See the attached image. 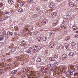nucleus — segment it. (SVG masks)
<instances>
[{"instance_id": "nucleus-1", "label": "nucleus", "mask_w": 78, "mask_h": 78, "mask_svg": "<svg viewBox=\"0 0 78 78\" xmlns=\"http://www.w3.org/2000/svg\"><path fill=\"white\" fill-rule=\"evenodd\" d=\"M62 59L63 61H66L67 59V55H62Z\"/></svg>"}, {"instance_id": "nucleus-2", "label": "nucleus", "mask_w": 78, "mask_h": 78, "mask_svg": "<svg viewBox=\"0 0 78 78\" xmlns=\"http://www.w3.org/2000/svg\"><path fill=\"white\" fill-rule=\"evenodd\" d=\"M56 15H57V13L55 12L52 13L51 16L52 17H55V16H56Z\"/></svg>"}, {"instance_id": "nucleus-3", "label": "nucleus", "mask_w": 78, "mask_h": 78, "mask_svg": "<svg viewBox=\"0 0 78 78\" xmlns=\"http://www.w3.org/2000/svg\"><path fill=\"white\" fill-rule=\"evenodd\" d=\"M55 5V3L52 2L50 3L49 5V6L51 8H53Z\"/></svg>"}, {"instance_id": "nucleus-4", "label": "nucleus", "mask_w": 78, "mask_h": 78, "mask_svg": "<svg viewBox=\"0 0 78 78\" xmlns=\"http://www.w3.org/2000/svg\"><path fill=\"white\" fill-rule=\"evenodd\" d=\"M65 47L67 50H69V43H66L65 44Z\"/></svg>"}, {"instance_id": "nucleus-5", "label": "nucleus", "mask_w": 78, "mask_h": 78, "mask_svg": "<svg viewBox=\"0 0 78 78\" xmlns=\"http://www.w3.org/2000/svg\"><path fill=\"white\" fill-rule=\"evenodd\" d=\"M7 35L9 36H12V34H13V33L12 32L8 31L7 32Z\"/></svg>"}, {"instance_id": "nucleus-6", "label": "nucleus", "mask_w": 78, "mask_h": 78, "mask_svg": "<svg viewBox=\"0 0 78 78\" xmlns=\"http://www.w3.org/2000/svg\"><path fill=\"white\" fill-rule=\"evenodd\" d=\"M69 6H72V7H73L75 6V4L73 3H72V2H69Z\"/></svg>"}, {"instance_id": "nucleus-7", "label": "nucleus", "mask_w": 78, "mask_h": 78, "mask_svg": "<svg viewBox=\"0 0 78 78\" xmlns=\"http://www.w3.org/2000/svg\"><path fill=\"white\" fill-rule=\"evenodd\" d=\"M42 73H46L47 72V68L43 69L41 71Z\"/></svg>"}, {"instance_id": "nucleus-8", "label": "nucleus", "mask_w": 78, "mask_h": 78, "mask_svg": "<svg viewBox=\"0 0 78 78\" xmlns=\"http://www.w3.org/2000/svg\"><path fill=\"white\" fill-rule=\"evenodd\" d=\"M58 21H55L54 23H53V25L54 26H56L58 25Z\"/></svg>"}, {"instance_id": "nucleus-9", "label": "nucleus", "mask_w": 78, "mask_h": 78, "mask_svg": "<svg viewBox=\"0 0 78 78\" xmlns=\"http://www.w3.org/2000/svg\"><path fill=\"white\" fill-rule=\"evenodd\" d=\"M17 72V70H13L11 72V73L12 74V75H15Z\"/></svg>"}, {"instance_id": "nucleus-10", "label": "nucleus", "mask_w": 78, "mask_h": 78, "mask_svg": "<svg viewBox=\"0 0 78 78\" xmlns=\"http://www.w3.org/2000/svg\"><path fill=\"white\" fill-rule=\"evenodd\" d=\"M8 2L9 4L10 5H12V4H13V1L12 0H9L8 1Z\"/></svg>"}, {"instance_id": "nucleus-11", "label": "nucleus", "mask_w": 78, "mask_h": 78, "mask_svg": "<svg viewBox=\"0 0 78 78\" xmlns=\"http://www.w3.org/2000/svg\"><path fill=\"white\" fill-rule=\"evenodd\" d=\"M50 48H53L55 47V45H54V44H52L49 45Z\"/></svg>"}, {"instance_id": "nucleus-12", "label": "nucleus", "mask_w": 78, "mask_h": 78, "mask_svg": "<svg viewBox=\"0 0 78 78\" xmlns=\"http://www.w3.org/2000/svg\"><path fill=\"white\" fill-rule=\"evenodd\" d=\"M72 68L74 69L75 70H76L77 69H78V67H77V66H75V65H74L72 66Z\"/></svg>"}, {"instance_id": "nucleus-13", "label": "nucleus", "mask_w": 78, "mask_h": 78, "mask_svg": "<svg viewBox=\"0 0 78 78\" xmlns=\"http://www.w3.org/2000/svg\"><path fill=\"white\" fill-rule=\"evenodd\" d=\"M37 41H38L39 42H42V40H41V38L38 37L37 38Z\"/></svg>"}, {"instance_id": "nucleus-14", "label": "nucleus", "mask_w": 78, "mask_h": 78, "mask_svg": "<svg viewBox=\"0 0 78 78\" xmlns=\"http://www.w3.org/2000/svg\"><path fill=\"white\" fill-rule=\"evenodd\" d=\"M4 39V37L2 35H0V41H2V40H3Z\"/></svg>"}, {"instance_id": "nucleus-15", "label": "nucleus", "mask_w": 78, "mask_h": 78, "mask_svg": "<svg viewBox=\"0 0 78 78\" xmlns=\"http://www.w3.org/2000/svg\"><path fill=\"white\" fill-rule=\"evenodd\" d=\"M77 27H76V26H74L73 27V28L74 30H77Z\"/></svg>"}, {"instance_id": "nucleus-16", "label": "nucleus", "mask_w": 78, "mask_h": 78, "mask_svg": "<svg viewBox=\"0 0 78 78\" xmlns=\"http://www.w3.org/2000/svg\"><path fill=\"white\" fill-rule=\"evenodd\" d=\"M73 55H74V53L73 52H71L69 53V55L71 56H72Z\"/></svg>"}, {"instance_id": "nucleus-17", "label": "nucleus", "mask_w": 78, "mask_h": 78, "mask_svg": "<svg viewBox=\"0 0 78 78\" xmlns=\"http://www.w3.org/2000/svg\"><path fill=\"white\" fill-rule=\"evenodd\" d=\"M50 59H51V61H55V58L54 57H51Z\"/></svg>"}, {"instance_id": "nucleus-18", "label": "nucleus", "mask_w": 78, "mask_h": 78, "mask_svg": "<svg viewBox=\"0 0 78 78\" xmlns=\"http://www.w3.org/2000/svg\"><path fill=\"white\" fill-rule=\"evenodd\" d=\"M70 39V37L67 36L65 37L66 41H68Z\"/></svg>"}, {"instance_id": "nucleus-19", "label": "nucleus", "mask_w": 78, "mask_h": 78, "mask_svg": "<svg viewBox=\"0 0 78 78\" xmlns=\"http://www.w3.org/2000/svg\"><path fill=\"white\" fill-rule=\"evenodd\" d=\"M23 12V9H20L18 10V12Z\"/></svg>"}, {"instance_id": "nucleus-20", "label": "nucleus", "mask_w": 78, "mask_h": 78, "mask_svg": "<svg viewBox=\"0 0 78 78\" xmlns=\"http://www.w3.org/2000/svg\"><path fill=\"white\" fill-rule=\"evenodd\" d=\"M37 61L38 62H41V60L40 58H37Z\"/></svg>"}, {"instance_id": "nucleus-21", "label": "nucleus", "mask_w": 78, "mask_h": 78, "mask_svg": "<svg viewBox=\"0 0 78 78\" xmlns=\"http://www.w3.org/2000/svg\"><path fill=\"white\" fill-rule=\"evenodd\" d=\"M34 46L35 47L34 48V50H36L37 49V48H38V46H37L36 45H34Z\"/></svg>"}, {"instance_id": "nucleus-22", "label": "nucleus", "mask_w": 78, "mask_h": 78, "mask_svg": "<svg viewBox=\"0 0 78 78\" xmlns=\"http://www.w3.org/2000/svg\"><path fill=\"white\" fill-rule=\"evenodd\" d=\"M27 53H31V51L30 50L28 49L27 51Z\"/></svg>"}, {"instance_id": "nucleus-23", "label": "nucleus", "mask_w": 78, "mask_h": 78, "mask_svg": "<svg viewBox=\"0 0 78 78\" xmlns=\"http://www.w3.org/2000/svg\"><path fill=\"white\" fill-rule=\"evenodd\" d=\"M52 67H56V65L55 63H54L52 64Z\"/></svg>"}, {"instance_id": "nucleus-24", "label": "nucleus", "mask_w": 78, "mask_h": 78, "mask_svg": "<svg viewBox=\"0 0 78 78\" xmlns=\"http://www.w3.org/2000/svg\"><path fill=\"white\" fill-rule=\"evenodd\" d=\"M46 21H43V22L42 23V25H45V24H46Z\"/></svg>"}, {"instance_id": "nucleus-25", "label": "nucleus", "mask_w": 78, "mask_h": 78, "mask_svg": "<svg viewBox=\"0 0 78 78\" xmlns=\"http://www.w3.org/2000/svg\"><path fill=\"white\" fill-rule=\"evenodd\" d=\"M28 71H30V72H33V70H32L31 68H30L28 69Z\"/></svg>"}, {"instance_id": "nucleus-26", "label": "nucleus", "mask_w": 78, "mask_h": 78, "mask_svg": "<svg viewBox=\"0 0 78 78\" xmlns=\"http://www.w3.org/2000/svg\"><path fill=\"white\" fill-rule=\"evenodd\" d=\"M4 71L3 70L0 69V72H1V73H4Z\"/></svg>"}, {"instance_id": "nucleus-27", "label": "nucleus", "mask_w": 78, "mask_h": 78, "mask_svg": "<svg viewBox=\"0 0 78 78\" xmlns=\"http://www.w3.org/2000/svg\"><path fill=\"white\" fill-rule=\"evenodd\" d=\"M16 50V48L14 47L12 48V51L13 52V51H14Z\"/></svg>"}, {"instance_id": "nucleus-28", "label": "nucleus", "mask_w": 78, "mask_h": 78, "mask_svg": "<svg viewBox=\"0 0 78 78\" xmlns=\"http://www.w3.org/2000/svg\"><path fill=\"white\" fill-rule=\"evenodd\" d=\"M24 5V3L23 2H22L20 4V6H23Z\"/></svg>"}, {"instance_id": "nucleus-29", "label": "nucleus", "mask_w": 78, "mask_h": 78, "mask_svg": "<svg viewBox=\"0 0 78 78\" xmlns=\"http://www.w3.org/2000/svg\"><path fill=\"white\" fill-rule=\"evenodd\" d=\"M55 58H56V59H58V56L57 55H55Z\"/></svg>"}, {"instance_id": "nucleus-30", "label": "nucleus", "mask_w": 78, "mask_h": 78, "mask_svg": "<svg viewBox=\"0 0 78 78\" xmlns=\"http://www.w3.org/2000/svg\"><path fill=\"white\" fill-rule=\"evenodd\" d=\"M7 61L8 62H10V61H12V59H8L7 60Z\"/></svg>"}, {"instance_id": "nucleus-31", "label": "nucleus", "mask_w": 78, "mask_h": 78, "mask_svg": "<svg viewBox=\"0 0 78 78\" xmlns=\"http://www.w3.org/2000/svg\"><path fill=\"white\" fill-rule=\"evenodd\" d=\"M3 6V4L2 3L0 2V7L2 8Z\"/></svg>"}, {"instance_id": "nucleus-32", "label": "nucleus", "mask_w": 78, "mask_h": 78, "mask_svg": "<svg viewBox=\"0 0 78 78\" xmlns=\"http://www.w3.org/2000/svg\"><path fill=\"white\" fill-rule=\"evenodd\" d=\"M74 76H78V73H76L74 74Z\"/></svg>"}, {"instance_id": "nucleus-33", "label": "nucleus", "mask_w": 78, "mask_h": 78, "mask_svg": "<svg viewBox=\"0 0 78 78\" xmlns=\"http://www.w3.org/2000/svg\"><path fill=\"white\" fill-rule=\"evenodd\" d=\"M69 73L70 75H73V73L72 72V71H70Z\"/></svg>"}, {"instance_id": "nucleus-34", "label": "nucleus", "mask_w": 78, "mask_h": 78, "mask_svg": "<svg viewBox=\"0 0 78 78\" xmlns=\"http://www.w3.org/2000/svg\"><path fill=\"white\" fill-rule=\"evenodd\" d=\"M43 39L44 41H45L47 40V37H44Z\"/></svg>"}, {"instance_id": "nucleus-35", "label": "nucleus", "mask_w": 78, "mask_h": 78, "mask_svg": "<svg viewBox=\"0 0 78 78\" xmlns=\"http://www.w3.org/2000/svg\"><path fill=\"white\" fill-rule=\"evenodd\" d=\"M8 16H6L4 18V19L5 20H6V19H8Z\"/></svg>"}, {"instance_id": "nucleus-36", "label": "nucleus", "mask_w": 78, "mask_h": 78, "mask_svg": "<svg viewBox=\"0 0 78 78\" xmlns=\"http://www.w3.org/2000/svg\"><path fill=\"white\" fill-rule=\"evenodd\" d=\"M22 43L23 44H24V45H26V42H25V41H23Z\"/></svg>"}, {"instance_id": "nucleus-37", "label": "nucleus", "mask_w": 78, "mask_h": 78, "mask_svg": "<svg viewBox=\"0 0 78 78\" xmlns=\"http://www.w3.org/2000/svg\"><path fill=\"white\" fill-rule=\"evenodd\" d=\"M75 45H76V44L75 43H72V46H75Z\"/></svg>"}, {"instance_id": "nucleus-38", "label": "nucleus", "mask_w": 78, "mask_h": 78, "mask_svg": "<svg viewBox=\"0 0 78 78\" xmlns=\"http://www.w3.org/2000/svg\"><path fill=\"white\" fill-rule=\"evenodd\" d=\"M51 64H48L47 65V66L48 67H51Z\"/></svg>"}, {"instance_id": "nucleus-39", "label": "nucleus", "mask_w": 78, "mask_h": 78, "mask_svg": "<svg viewBox=\"0 0 78 78\" xmlns=\"http://www.w3.org/2000/svg\"><path fill=\"white\" fill-rule=\"evenodd\" d=\"M26 70H27V69H26V68H23V72H25V71H26Z\"/></svg>"}, {"instance_id": "nucleus-40", "label": "nucleus", "mask_w": 78, "mask_h": 78, "mask_svg": "<svg viewBox=\"0 0 78 78\" xmlns=\"http://www.w3.org/2000/svg\"><path fill=\"white\" fill-rule=\"evenodd\" d=\"M21 46H25V44H23V43H22V44H21Z\"/></svg>"}, {"instance_id": "nucleus-41", "label": "nucleus", "mask_w": 78, "mask_h": 78, "mask_svg": "<svg viewBox=\"0 0 78 78\" xmlns=\"http://www.w3.org/2000/svg\"><path fill=\"white\" fill-rule=\"evenodd\" d=\"M4 34L5 37H6V38H7L8 37L7 34H5V33Z\"/></svg>"}, {"instance_id": "nucleus-42", "label": "nucleus", "mask_w": 78, "mask_h": 78, "mask_svg": "<svg viewBox=\"0 0 78 78\" xmlns=\"http://www.w3.org/2000/svg\"><path fill=\"white\" fill-rule=\"evenodd\" d=\"M75 38H78V34L76 35Z\"/></svg>"}, {"instance_id": "nucleus-43", "label": "nucleus", "mask_w": 78, "mask_h": 78, "mask_svg": "<svg viewBox=\"0 0 78 78\" xmlns=\"http://www.w3.org/2000/svg\"><path fill=\"white\" fill-rule=\"evenodd\" d=\"M61 28H65V27L64 26H62L61 27Z\"/></svg>"}, {"instance_id": "nucleus-44", "label": "nucleus", "mask_w": 78, "mask_h": 78, "mask_svg": "<svg viewBox=\"0 0 78 78\" xmlns=\"http://www.w3.org/2000/svg\"><path fill=\"white\" fill-rule=\"evenodd\" d=\"M1 61H5V59H3L2 60H1Z\"/></svg>"}, {"instance_id": "nucleus-45", "label": "nucleus", "mask_w": 78, "mask_h": 78, "mask_svg": "<svg viewBox=\"0 0 78 78\" xmlns=\"http://www.w3.org/2000/svg\"><path fill=\"white\" fill-rule=\"evenodd\" d=\"M66 22V21H65V19H64L63 22V23H65Z\"/></svg>"}, {"instance_id": "nucleus-46", "label": "nucleus", "mask_w": 78, "mask_h": 78, "mask_svg": "<svg viewBox=\"0 0 78 78\" xmlns=\"http://www.w3.org/2000/svg\"><path fill=\"white\" fill-rule=\"evenodd\" d=\"M30 2L31 3H33V0H30Z\"/></svg>"}, {"instance_id": "nucleus-47", "label": "nucleus", "mask_w": 78, "mask_h": 78, "mask_svg": "<svg viewBox=\"0 0 78 78\" xmlns=\"http://www.w3.org/2000/svg\"><path fill=\"white\" fill-rule=\"evenodd\" d=\"M0 21H3V19H2V18H1L0 19Z\"/></svg>"}, {"instance_id": "nucleus-48", "label": "nucleus", "mask_w": 78, "mask_h": 78, "mask_svg": "<svg viewBox=\"0 0 78 78\" xmlns=\"http://www.w3.org/2000/svg\"><path fill=\"white\" fill-rule=\"evenodd\" d=\"M5 14H9V12H5Z\"/></svg>"}, {"instance_id": "nucleus-49", "label": "nucleus", "mask_w": 78, "mask_h": 78, "mask_svg": "<svg viewBox=\"0 0 78 78\" xmlns=\"http://www.w3.org/2000/svg\"><path fill=\"white\" fill-rule=\"evenodd\" d=\"M55 64V65H56V66H57L58 65V62H56Z\"/></svg>"}, {"instance_id": "nucleus-50", "label": "nucleus", "mask_w": 78, "mask_h": 78, "mask_svg": "<svg viewBox=\"0 0 78 78\" xmlns=\"http://www.w3.org/2000/svg\"><path fill=\"white\" fill-rule=\"evenodd\" d=\"M30 30H33V27H31L30 28Z\"/></svg>"}, {"instance_id": "nucleus-51", "label": "nucleus", "mask_w": 78, "mask_h": 78, "mask_svg": "<svg viewBox=\"0 0 78 78\" xmlns=\"http://www.w3.org/2000/svg\"><path fill=\"white\" fill-rule=\"evenodd\" d=\"M50 71H53V69L51 68L50 69Z\"/></svg>"}, {"instance_id": "nucleus-52", "label": "nucleus", "mask_w": 78, "mask_h": 78, "mask_svg": "<svg viewBox=\"0 0 78 78\" xmlns=\"http://www.w3.org/2000/svg\"><path fill=\"white\" fill-rule=\"evenodd\" d=\"M6 55H9V53H7Z\"/></svg>"}, {"instance_id": "nucleus-53", "label": "nucleus", "mask_w": 78, "mask_h": 78, "mask_svg": "<svg viewBox=\"0 0 78 78\" xmlns=\"http://www.w3.org/2000/svg\"><path fill=\"white\" fill-rule=\"evenodd\" d=\"M36 52H37L35 50V51H34V53H36Z\"/></svg>"}, {"instance_id": "nucleus-54", "label": "nucleus", "mask_w": 78, "mask_h": 78, "mask_svg": "<svg viewBox=\"0 0 78 78\" xmlns=\"http://www.w3.org/2000/svg\"><path fill=\"white\" fill-rule=\"evenodd\" d=\"M57 2H60L61 0H57Z\"/></svg>"}, {"instance_id": "nucleus-55", "label": "nucleus", "mask_w": 78, "mask_h": 78, "mask_svg": "<svg viewBox=\"0 0 78 78\" xmlns=\"http://www.w3.org/2000/svg\"><path fill=\"white\" fill-rule=\"evenodd\" d=\"M51 35H53V34H53V33H51Z\"/></svg>"}, {"instance_id": "nucleus-56", "label": "nucleus", "mask_w": 78, "mask_h": 78, "mask_svg": "<svg viewBox=\"0 0 78 78\" xmlns=\"http://www.w3.org/2000/svg\"><path fill=\"white\" fill-rule=\"evenodd\" d=\"M38 49H36V51H38Z\"/></svg>"}, {"instance_id": "nucleus-57", "label": "nucleus", "mask_w": 78, "mask_h": 78, "mask_svg": "<svg viewBox=\"0 0 78 78\" xmlns=\"http://www.w3.org/2000/svg\"><path fill=\"white\" fill-rule=\"evenodd\" d=\"M30 50H31V49H32V48L30 47Z\"/></svg>"}, {"instance_id": "nucleus-58", "label": "nucleus", "mask_w": 78, "mask_h": 78, "mask_svg": "<svg viewBox=\"0 0 78 78\" xmlns=\"http://www.w3.org/2000/svg\"><path fill=\"white\" fill-rule=\"evenodd\" d=\"M76 33H78V31H76Z\"/></svg>"}, {"instance_id": "nucleus-59", "label": "nucleus", "mask_w": 78, "mask_h": 78, "mask_svg": "<svg viewBox=\"0 0 78 78\" xmlns=\"http://www.w3.org/2000/svg\"><path fill=\"white\" fill-rule=\"evenodd\" d=\"M22 33L23 34H24V32H22Z\"/></svg>"}, {"instance_id": "nucleus-60", "label": "nucleus", "mask_w": 78, "mask_h": 78, "mask_svg": "<svg viewBox=\"0 0 78 78\" xmlns=\"http://www.w3.org/2000/svg\"><path fill=\"white\" fill-rule=\"evenodd\" d=\"M76 51H76L75 53H77V52H76Z\"/></svg>"}, {"instance_id": "nucleus-61", "label": "nucleus", "mask_w": 78, "mask_h": 78, "mask_svg": "<svg viewBox=\"0 0 78 78\" xmlns=\"http://www.w3.org/2000/svg\"><path fill=\"white\" fill-rule=\"evenodd\" d=\"M27 32H28V30H27Z\"/></svg>"}, {"instance_id": "nucleus-62", "label": "nucleus", "mask_w": 78, "mask_h": 78, "mask_svg": "<svg viewBox=\"0 0 78 78\" xmlns=\"http://www.w3.org/2000/svg\"><path fill=\"white\" fill-rule=\"evenodd\" d=\"M1 65H2V66H3V64H2Z\"/></svg>"}, {"instance_id": "nucleus-63", "label": "nucleus", "mask_w": 78, "mask_h": 78, "mask_svg": "<svg viewBox=\"0 0 78 78\" xmlns=\"http://www.w3.org/2000/svg\"><path fill=\"white\" fill-rule=\"evenodd\" d=\"M0 66H1V64H0Z\"/></svg>"}]
</instances>
